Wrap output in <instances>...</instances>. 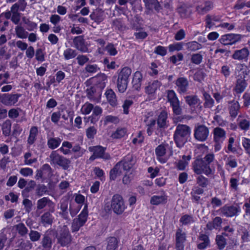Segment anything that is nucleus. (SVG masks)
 I'll return each instance as SVG.
<instances>
[{"instance_id": "1", "label": "nucleus", "mask_w": 250, "mask_h": 250, "mask_svg": "<svg viewBox=\"0 0 250 250\" xmlns=\"http://www.w3.org/2000/svg\"><path fill=\"white\" fill-rule=\"evenodd\" d=\"M94 79L98 83L87 89L86 95L90 101L98 102L101 91L105 86V81L107 79V76L104 74H101L97 75Z\"/></svg>"}, {"instance_id": "2", "label": "nucleus", "mask_w": 250, "mask_h": 250, "mask_svg": "<svg viewBox=\"0 0 250 250\" xmlns=\"http://www.w3.org/2000/svg\"><path fill=\"white\" fill-rule=\"evenodd\" d=\"M190 128L186 125H177L173 135L174 141L178 147H182L187 141L190 134Z\"/></svg>"}, {"instance_id": "3", "label": "nucleus", "mask_w": 250, "mask_h": 250, "mask_svg": "<svg viewBox=\"0 0 250 250\" xmlns=\"http://www.w3.org/2000/svg\"><path fill=\"white\" fill-rule=\"evenodd\" d=\"M131 73V69L128 67L123 68L119 73L117 81V85L120 92L124 93L126 90L128 78Z\"/></svg>"}, {"instance_id": "4", "label": "nucleus", "mask_w": 250, "mask_h": 250, "mask_svg": "<svg viewBox=\"0 0 250 250\" xmlns=\"http://www.w3.org/2000/svg\"><path fill=\"white\" fill-rule=\"evenodd\" d=\"M125 208V201L121 195L116 194L112 196L111 200V208L115 214L117 215L122 214Z\"/></svg>"}, {"instance_id": "5", "label": "nucleus", "mask_w": 250, "mask_h": 250, "mask_svg": "<svg viewBox=\"0 0 250 250\" xmlns=\"http://www.w3.org/2000/svg\"><path fill=\"white\" fill-rule=\"evenodd\" d=\"M49 159L51 165H57L64 170L67 169L69 167L70 161L59 154L56 151H53L51 153Z\"/></svg>"}, {"instance_id": "6", "label": "nucleus", "mask_w": 250, "mask_h": 250, "mask_svg": "<svg viewBox=\"0 0 250 250\" xmlns=\"http://www.w3.org/2000/svg\"><path fill=\"white\" fill-rule=\"evenodd\" d=\"M192 168L194 172L197 174L203 173L207 175L211 174L212 170L209 166L202 159H197L192 163Z\"/></svg>"}, {"instance_id": "7", "label": "nucleus", "mask_w": 250, "mask_h": 250, "mask_svg": "<svg viewBox=\"0 0 250 250\" xmlns=\"http://www.w3.org/2000/svg\"><path fill=\"white\" fill-rule=\"evenodd\" d=\"M88 212L87 205L85 204L78 217L73 220L71 226L73 232L78 231L84 225L87 219Z\"/></svg>"}, {"instance_id": "8", "label": "nucleus", "mask_w": 250, "mask_h": 250, "mask_svg": "<svg viewBox=\"0 0 250 250\" xmlns=\"http://www.w3.org/2000/svg\"><path fill=\"white\" fill-rule=\"evenodd\" d=\"M220 214L226 217H232L238 216L241 211V209L238 205H225L218 210Z\"/></svg>"}, {"instance_id": "9", "label": "nucleus", "mask_w": 250, "mask_h": 250, "mask_svg": "<svg viewBox=\"0 0 250 250\" xmlns=\"http://www.w3.org/2000/svg\"><path fill=\"white\" fill-rule=\"evenodd\" d=\"M194 131V136L197 140L204 142L207 140L209 135V129L205 125H201L195 126Z\"/></svg>"}, {"instance_id": "10", "label": "nucleus", "mask_w": 250, "mask_h": 250, "mask_svg": "<svg viewBox=\"0 0 250 250\" xmlns=\"http://www.w3.org/2000/svg\"><path fill=\"white\" fill-rule=\"evenodd\" d=\"M58 243L61 246L64 247L70 243L71 241V236L69 229L65 226H63L61 229L59 234L57 237Z\"/></svg>"}, {"instance_id": "11", "label": "nucleus", "mask_w": 250, "mask_h": 250, "mask_svg": "<svg viewBox=\"0 0 250 250\" xmlns=\"http://www.w3.org/2000/svg\"><path fill=\"white\" fill-rule=\"evenodd\" d=\"M54 231L48 229L46 230L42 236L41 244L42 247L45 250H50L53 244V237Z\"/></svg>"}, {"instance_id": "12", "label": "nucleus", "mask_w": 250, "mask_h": 250, "mask_svg": "<svg viewBox=\"0 0 250 250\" xmlns=\"http://www.w3.org/2000/svg\"><path fill=\"white\" fill-rule=\"evenodd\" d=\"M20 94H4L0 96V102L7 106H12L18 101Z\"/></svg>"}, {"instance_id": "13", "label": "nucleus", "mask_w": 250, "mask_h": 250, "mask_svg": "<svg viewBox=\"0 0 250 250\" xmlns=\"http://www.w3.org/2000/svg\"><path fill=\"white\" fill-rule=\"evenodd\" d=\"M186 241V234L182 229H178L175 234V248L176 250H184V243Z\"/></svg>"}, {"instance_id": "14", "label": "nucleus", "mask_w": 250, "mask_h": 250, "mask_svg": "<svg viewBox=\"0 0 250 250\" xmlns=\"http://www.w3.org/2000/svg\"><path fill=\"white\" fill-rule=\"evenodd\" d=\"M241 36L239 34H229L221 37L220 42L224 45H231L241 40Z\"/></svg>"}, {"instance_id": "15", "label": "nucleus", "mask_w": 250, "mask_h": 250, "mask_svg": "<svg viewBox=\"0 0 250 250\" xmlns=\"http://www.w3.org/2000/svg\"><path fill=\"white\" fill-rule=\"evenodd\" d=\"M119 162H121V166L124 171H130L132 170V167L136 162V160L132 155L128 154Z\"/></svg>"}, {"instance_id": "16", "label": "nucleus", "mask_w": 250, "mask_h": 250, "mask_svg": "<svg viewBox=\"0 0 250 250\" xmlns=\"http://www.w3.org/2000/svg\"><path fill=\"white\" fill-rule=\"evenodd\" d=\"M249 54L250 52L248 48L244 47L241 49L235 50L232 55V58L239 61H247Z\"/></svg>"}, {"instance_id": "17", "label": "nucleus", "mask_w": 250, "mask_h": 250, "mask_svg": "<svg viewBox=\"0 0 250 250\" xmlns=\"http://www.w3.org/2000/svg\"><path fill=\"white\" fill-rule=\"evenodd\" d=\"M73 43L76 49L82 52H88L87 44L82 36L76 37L73 39Z\"/></svg>"}, {"instance_id": "18", "label": "nucleus", "mask_w": 250, "mask_h": 250, "mask_svg": "<svg viewBox=\"0 0 250 250\" xmlns=\"http://www.w3.org/2000/svg\"><path fill=\"white\" fill-rule=\"evenodd\" d=\"M89 150L93 152L94 154L98 158H103L104 160H108L110 159V156L108 153H105V148L101 146H97L92 147H90Z\"/></svg>"}, {"instance_id": "19", "label": "nucleus", "mask_w": 250, "mask_h": 250, "mask_svg": "<svg viewBox=\"0 0 250 250\" xmlns=\"http://www.w3.org/2000/svg\"><path fill=\"white\" fill-rule=\"evenodd\" d=\"M175 84L177 87V91L179 93H185L188 87V82L187 78L180 77L177 79Z\"/></svg>"}, {"instance_id": "20", "label": "nucleus", "mask_w": 250, "mask_h": 250, "mask_svg": "<svg viewBox=\"0 0 250 250\" xmlns=\"http://www.w3.org/2000/svg\"><path fill=\"white\" fill-rule=\"evenodd\" d=\"M213 8V4L210 1H205L201 4H198L196 7L197 12L201 15H204L210 11Z\"/></svg>"}, {"instance_id": "21", "label": "nucleus", "mask_w": 250, "mask_h": 250, "mask_svg": "<svg viewBox=\"0 0 250 250\" xmlns=\"http://www.w3.org/2000/svg\"><path fill=\"white\" fill-rule=\"evenodd\" d=\"M123 170L121 166V162L117 163L115 166L112 168L109 172V178L111 180H115L116 178L122 174Z\"/></svg>"}, {"instance_id": "22", "label": "nucleus", "mask_w": 250, "mask_h": 250, "mask_svg": "<svg viewBox=\"0 0 250 250\" xmlns=\"http://www.w3.org/2000/svg\"><path fill=\"white\" fill-rule=\"evenodd\" d=\"M248 79H246L245 76L244 78L241 77L237 79L234 88V90L237 93H241L245 90L247 86L246 83V81Z\"/></svg>"}, {"instance_id": "23", "label": "nucleus", "mask_w": 250, "mask_h": 250, "mask_svg": "<svg viewBox=\"0 0 250 250\" xmlns=\"http://www.w3.org/2000/svg\"><path fill=\"white\" fill-rule=\"evenodd\" d=\"M226 131L217 127L213 129V139L215 142H223L226 138Z\"/></svg>"}, {"instance_id": "24", "label": "nucleus", "mask_w": 250, "mask_h": 250, "mask_svg": "<svg viewBox=\"0 0 250 250\" xmlns=\"http://www.w3.org/2000/svg\"><path fill=\"white\" fill-rule=\"evenodd\" d=\"M143 76L139 71H136L133 75L132 83L133 88L137 91L140 89Z\"/></svg>"}, {"instance_id": "25", "label": "nucleus", "mask_w": 250, "mask_h": 250, "mask_svg": "<svg viewBox=\"0 0 250 250\" xmlns=\"http://www.w3.org/2000/svg\"><path fill=\"white\" fill-rule=\"evenodd\" d=\"M146 8L149 10L154 9L159 12L161 9L160 4L158 0H143Z\"/></svg>"}, {"instance_id": "26", "label": "nucleus", "mask_w": 250, "mask_h": 250, "mask_svg": "<svg viewBox=\"0 0 250 250\" xmlns=\"http://www.w3.org/2000/svg\"><path fill=\"white\" fill-rule=\"evenodd\" d=\"M222 223V219L220 217H215L211 222H209L206 225V228L208 230L220 229Z\"/></svg>"}, {"instance_id": "27", "label": "nucleus", "mask_w": 250, "mask_h": 250, "mask_svg": "<svg viewBox=\"0 0 250 250\" xmlns=\"http://www.w3.org/2000/svg\"><path fill=\"white\" fill-rule=\"evenodd\" d=\"M168 146L167 144H162L159 145L155 149V153L158 157L159 160L162 163H165L166 160L162 157L164 156L166 152V147Z\"/></svg>"}, {"instance_id": "28", "label": "nucleus", "mask_w": 250, "mask_h": 250, "mask_svg": "<svg viewBox=\"0 0 250 250\" xmlns=\"http://www.w3.org/2000/svg\"><path fill=\"white\" fill-rule=\"evenodd\" d=\"M105 94L108 103L111 106H115L117 105L116 96L112 89H107Z\"/></svg>"}, {"instance_id": "29", "label": "nucleus", "mask_w": 250, "mask_h": 250, "mask_svg": "<svg viewBox=\"0 0 250 250\" xmlns=\"http://www.w3.org/2000/svg\"><path fill=\"white\" fill-rule=\"evenodd\" d=\"M59 208L60 209V211L58 212L59 215L64 219H68V202L64 201L61 202Z\"/></svg>"}, {"instance_id": "30", "label": "nucleus", "mask_w": 250, "mask_h": 250, "mask_svg": "<svg viewBox=\"0 0 250 250\" xmlns=\"http://www.w3.org/2000/svg\"><path fill=\"white\" fill-rule=\"evenodd\" d=\"M167 114L166 111H162L159 114L157 119V125L160 128H167Z\"/></svg>"}, {"instance_id": "31", "label": "nucleus", "mask_w": 250, "mask_h": 250, "mask_svg": "<svg viewBox=\"0 0 250 250\" xmlns=\"http://www.w3.org/2000/svg\"><path fill=\"white\" fill-rule=\"evenodd\" d=\"M199 240L202 242L199 243L197 248L199 250H203L207 248L210 244V240L208 235L206 234H201L199 236Z\"/></svg>"}, {"instance_id": "32", "label": "nucleus", "mask_w": 250, "mask_h": 250, "mask_svg": "<svg viewBox=\"0 0 250 250\" xmlns=\"http://www.w3.org/2000/svg\"><path fill=\"white\" fill-rule=\"evenodd\" d=\"M104 12L100 9H96L90 14V19L94 21L99 23L104 20Z\"/></svg>"}, {"instance_id": "33", "label": "nucleus", "mask_w": 250, "mask_h": 250, "mask_svg": "<svg viewBox=\"0 0 250 250\" xmlns=\"http://www.w3.org/2000/svg\"><path fill=\"white\" fill-rule=\"evenodd\" d=\"M230 104V105L229 107L230 115L232 118H235L239 111L240 105L237 101L231 102Z\"/></svg>"}, {"instance_id": "34", "label": "nucleus", "mask_w": 250, "mask_h": 250, "mask_svg": "<svg viewBox=\"0 0 250 250\" xmlns=\"http://www.w3.org/2000/svg\"><path fill=\"white\" fill-rule=\"evenodd\" d=\"M203 99L204 100V106L205 108H211L214 105V101L211 96L206 91H204Z\"/></svg>"}, {"instance_id": "35", "label": "nucleus", "mask_w": 250, "mask_h": 250, "mask_svg": "<svg viewBox=\"0 0 250 250\" xmlns=\"http://www.w3.org/2000/svg\"><path fill=\"white\" fill-rule=\"evenodd\" d=\"M161 83L158 81H154L152 83H149V84L146 87V92L148 94H152L155 92L156 90L159 88Z\"/></svg>"}, {"instance_id": "36", "label": "nucleus", "mask_w": 250, "mask_h": 250, "mask_svg": "<svg viewBox=\"0 0 250 250\" xmlns=\"http://www.w3.org/2000/svg\"><path fill=\"white\" fill-rule=\"evenodd\" d=\"M12 123L10 120H6L1 125L2 134L5 136H9L11 134Z\"/></svg>"}, {"instance_id": "37", "label": "nucleus", "mask_w": 250, "mask_h": 250, "mask_svg": "<svg viewBox=\"0 0 250 250\" xmlns=\"http://www.w3.org/2000/svg\"><path fill=\"white\" fill-rule=\"evenodd\" d=\"M26 2L25 0H19L17 2L15 3L11 7V11L18 12V11H23L26 6Z\"/></svg>"}, {"instance_id": "38", "label": "nucleus", "mask_w": 250, "mask_h": 250, "mask_svg": "<svg viewBox=\"0 0 250 250\" xmlns=\"http://www.w3.org/2000/svg\"><path fill=\"white\" fill-rule=\"evenodd\" d=\"M53 217L49 212L44 213L41 216V222L43 225H51Z\"/></svg>"}, {"instance_id": "39", "label": "nucleus", "mask_w": 250, "mask_h": 250, "mask_svg": "<svg viewBox=\"0 0 250 250\" xmlns=\"http://www.w3.org/2000/svg\"><path fill=\"white\" fill-rule=\"evenodd\" d=\"M167 197L165 195L153 196L150 199V203L153 205H158L165 203Z\"/></svg>"}, {"instance_id": "40", "label": "nucleus", "mask_w": 250, "mask_h": 250, "mask_svg": "<svg viewBox=\"0 0 250 250\" xmlns=\"http://www.w3.org/2000/svg\"><path fill=\"white\" fill-rule=\"evenodd\" d=\"M38 132V128L36 126H33L30 128L29 136L27 140L29 144L32 145L35 142Z\"/></svg>"}, {"instance_id": "41", "label": "nucleus", "mask_w": 250, "mask_h": 250, "mask_svg": "<svg viewBox=\"0 0 250 250\" xmlns=\"http://www.w3.org/2000/svg\"><path fill=\"white\" fill-rule=\"evenodd\" d=\"M186 103L190 106H193L197 104L200 100L196 95L187 96L185 97Z\"/></svg>"}, {"instance_id": "42", "label": "nucleus", "mask_w": 250, "mask_h": 250, "mask_svg": "<svg viewBox=\"0 0 250 250\" xmlns=\"http://www.w3.org/2000/svg\"><path fill=\"white\" fill-rule=\"evenodd\" d=\"M61 141L59 138H50L48 140L47 146L50 148L54 149L60 145Z\"/></svg>"}, {"instance_id": "43", "label": "nucleus", "mask_w": 250, "mask_h": 250, "mask_svg": "<svg viewBox=\"0 0 250 250\" xmlns=\"http://www.w3.org/2000/svg\"><path fill=\"white\" fill-rule=\"evenodd\" d=\"M186 46L188 50L190 51H195L202 47V44L195 41L187 43Z\"/></svg>"}, {"instance_id": "44", "label": "nucleus", "mask_w": 250, "mask_h": 250, "mask_svg": "<svg viewBox=\"0 0 250 250\" xmlns=\"http://www.w3.org/2000/svg\"><path fill=\"white\" fill-rule=\"evenodd\" d=\"M15 227L18 233L21 236H24L28 233V230L27 228L22 223L16 225Z\"/></svg>"}, {"instance_id": "45", "label": "nucleus", "mask_w": 250, "mask_h": 250, "mask_svg": "<svg viewBox=\"0 0 250 250\" xmlns=\"http://www.w3.org/2000/svg\"><path fill=\"white\" fill-rule=\"evenodd\" d=\"M118 242L116 238L111 237L107 239V249L108 250H115L118 246Z\"/></svg>"}, {"instance_id": "46", "label": "nucleus", "mask_w": 250, "mask_h": 250, "mask_svg": "<svg viewBox=\"0 0 250 250\" xmlns=\"http://www.w3.org/2000/svg\"><path fill=\"white\" fill-rule=\"evenodd\" d=\"M77 55L75 50L68 48L64 50L63 56L65 60H70L74 58Z\"/></svg>"}, {"instance_id": "47", "label": "nucleus", "mask_w": 250, "mask_h": 250, "mask_svg": "<svg viewBox=\"0 0 250 250\" xmlns=\"http://www.w3.org/2000/svg\"><path fill=\"white\" fill-rule=\"evenodd\" d=\"M16 35L20 38L25 39L28 37V33L21 26H17L15 28Z\"/></svg>"}, {"instance_id": "48", "label": "nucleus", "mask_w": 250, "mask_h": 250, "mask_svg": "<svg viewBox=\"0 0 250 250\" xmlns=\"http://www.w3.org/2000/svg\"><path fill=\"white\" fill-rule=\"evenodd\" d=\"M177 12L180 17L183 19L188 18L191 14L190 10L185 6H180L178 7L177 9Z\"/></svg>"}, {"instance_id": "49", "label": "nucleus", "mask_w": 250, "mask_h": 250, "mask_svg": "<svg viewBox=\"0 0 250 250\" xmlns=\"http://www.w3.org/2000/svg\"><path fill=\"white\" fill-rule=\"evenodd\" d=\"M50 203H52V202L48 198L43 197L37 201V209H42L45 208L47 204Z\"/></svg>"}, {"instance_id": "50", "label": "nucleus", "mask_w": 250, "mask_h": 250, "mask_svg": "<svg viewBox=\"0 0 250 250\" xmlns=\"http://www.w3.org/2000/svg\"><path fill=\"white\" fill-rule=\"evenodd\" d=\"M215 240L219 250H223L227 245L226 239L223 235H217Z\"/></svg>"}, {"instance_id": "51", "label": "nucleus", "mask_w": 250, "mask_h": 250, "mask_svg": "<svg viewBox=\"0 0 250 250\" xmlns=\"http://www.w3.org/2000/svg\"><path fill=\"white\" fill-rule=\"evenodd\" d=\"M104 50L107 52L108 54L110 56H115L118 53L114 45L111 43H108L107 45L104 47Z\"/></svg>"}, {"instance_id": "52", "label": "nucleus", "mask_w": 250, "mask_h": 250, "mask_svg": "<svg viewBox=\"0 0 250 250\" xmlns=\"http://www.w3.org/2000/svg\"><path fill=\"white\" fill-rule=\"evenodd\" d=\"M94 105L89 103H85L82 107L81 112L85 115L89 114L93 110Z\"/></svg>"}, {"instance_id": "53", "label": "nucleus", "mask_w": 250, "mask_h": 250, "mask_svg": "<svg viewBox=\"0 0 250 250\" xmlns=\"http://www.w3.org/2000/svg\"><path fill=\"white\" fill-rule=\"evenodd\" d=\"M126 133V129L125 128H118L116 131L112 134V137L115 139H119L124 137Z\"/></svg>"}, {"instance_id": "54", "label": "nucleus", "mask_w": 250, "mask_h": 250, "mask_svg": "<svg viewBox=\"0 0 250 250\" xmlns=\"http://www.w3.org/2000/svg\"><path fill=\"white\" fill-rule=\"evenodd\" d=\"M167 99L168 102L170 103V105L176 104L179 102L176 94L173 90H169L167 92Z\"/></svg>"}, {"instance_id": "55", "label": "nucleus", "mask_w": 250, "mask_h": 250, "mask_svg": "<svg viewBox=\"0 0 250 250\" xmlns=\"http://www.w3.org/2000/svg\"><path fill=\"white\" fill-rule=\"evenodd\" d=\"M47 191V188L46 186L39 184L36 188L35 193L37 196L40 197L44 194Z\"/></svg>"}, {"instance_id": "56", "label": "nucleus", "mask_w": 250, "mask_h": 250, "mask_svg": "<svg viewBox=\"0 0 250 250\" xmlns=\"http://www.w3.org/2000/svg\"><path fill=\"white\" fill-rule=\"evenodd\" d=\"M29 236L32 242H36L40 239L41 233L38 231L31 230L29 233Z\"/></svg>"}, {"instance_id": "57", "label": "nucleus", "mask_w": 250, "mask_h": 250, "mask_svg": "<svg viewBox=\"0 0 250 250\" xmlns=\"http://www.w3.org/2000/svg\"><path fill=\"white\" fill-rule=\"evenodd\" d=\"M180 222L183 225H188L194 222L193 217L191 215L186 214L181 217Z\"/></svg>"}, {"instance_id": "58", "label": "nucleus", "mask_w": 250, "mask_h": 250, "mask_svg": "<svg viewBox=\"0 0 250 250\" xmlns=\"http://www.w3.org/2000/svg\"><path fill=\"white\" fill-rule=\"evenodd\" d=\"M196 182L199 186L202 188H206L208 185V181L207 178L203 176L200 175L197 178Z\"/></svg>"}, {"instance_id": "59", "label": "nucleus", "mask_w": 250, "mask_h": 250, "mask_svg": "<svg viewBox=\"0 0 250 250\" xmlns=\"http://www.w3.org/2000/svg\"><path fill=\"white\" fill-rule=\"evenodd\" d=\"M112 25L116 29L119 30H124L125 29V26L124 25L122 21L120 19H116L113 21Z\"/></svg>"}, {"instance_id": "60", "label": "nucleus", "mask_w": 250, "mask_h": 250, "mask_svg": "<svg viewBox=\"0 0 250 250\" xmlns=\"http://www.w3.org/2000/svg\"><path fill=\"white\" fill-rule=\"evenodd\" d=\"M85 132H86V135L88 139H93L94 137V136L97 133V129L93 126H90L86 129Z\"/></svg>"}, {"instance_id": "61", "label": "nucleus", "mask_w": 250, "mask_h": 250, "mask_svg": "<svg viewBox=\"0 0 250 250\" xmlns=\"http://www.w3.org/2000/svg\"><path fill=\"white\" fill-rule=\"evenodd\" d=\"M242 146L246 153L250 156V139L243 138L242 140Z\"/></svg>"}, {"instance_id": "62", "label": "nucleus", "mask_w": 250, "mask_h": 250, "mask_svg": "<svg viewBox=\"0 0 250 250\" xmlns=\"http://www.w3.org/2000/svg\"><path fill=\"white\" fill-rule=\"evenodd\" d=\"M40 170L44 174V176H47L49 177L51 175L52 168L50 167V166L47 164L43 165L42 166V167L40 168Z\"/></svg>"}, {"instance_id": "63", "label": "nucleus", "mask_w": 250, "mask_h": 250, "mask_svg": "<svg viewBox=\"0 0 250 250\" xmlns=\"http://www.w3.org/2000/svg\"><path fill=\"white\" fill-rule=\"evenodd\" d=\"M32 244L29 241H24L22 240L19 245L21 250H30L32 248Z\"/></svg>"}, {"instance_id": "64", "label": "nucleus", "mask_w": 250, "mask_h": 250, "mask_svg": "<svg viewBox=\"0 0 250 250\" xmlns=\"http://www.w3.org/2000/svg\"><path fill=\"white\" fill-rule=\"evenodd\" d=\"M243 208L245 210L244 217L250 216V197L246 200L244 203Z\"/></svg>"}]
</instances>
